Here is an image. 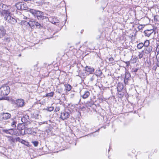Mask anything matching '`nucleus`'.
I'll return each mask as SVG.
<instances>
[{
    "label": "nucleus",
    "instance_id": "9",
    "mask_svg": "<svg viewBox=\"0 0 159 159\" xmlns=\"http://www.w3.org/2000/svg\"><path fill=\"white\" fill-rule=\"evenodd\" d=\"M153 32L154 33V34H155V32L152 29L147 30L144 31L145 36L148 37H149Z\"/></svg>",
    "mask_w": 159,
    "mask_h": 159
},
{
    "label": "nucleus",
    "instance_id": "47",
    "mask_svg": "<svg viewBox=\"0 0 159 159\" xmlns=\"http://www.w3.org/2000/svg\"><path fill=\"white\" fill-rule=\"evenodd\" d=\"M31 0H30V1H31Z\"/></svg>",
    "mask_w": 159,
    "mask_h": 159
},
{
    "label": "nucleus",
    "instance_id": "28",
    "mask_svg": "<svg viewBox=\"0 0 159 159\" xmlns=\"http://www.w3.org/2000/svg\"><path fill=\"white\" fill-rule=\"evenodd\" d=\"M25 129H24L23 130H20V133H19L20 134L24 135L25 134Z\"/></svg>",
    "mask_w": 159,
    "mask_h": 159
},
{
    "label": "nucleus",
    "instance_id": "41",
    "mask_svg": "<svg viewBox=\"0 0 159 159\" xmlns=\"http://www.w3.org/2000/svg\"><path fill=\"white\" fill-rule=\"evenodd\" d=\"M94 80V78L93 77H92L90 78V80L91 81H93V80Z\"/></svg>",
    "mask_w": 159,
    "mask_h": 159
},
{
    "label": "nucleus",
    "instance_id": "43",
    "mask_svg": "<svg viewBox=\"0 0 159 159\" xmlns=\"http://www.w3.org/2000/svg\"><path fill=\"white\" fill-rule=\"evenodd\" d=\"M29 0H24V1H28Z\"/></svg>",
    "mask_w": 159,
    "mask_h": 159
},
{
    "label": "nucleus",
    "instance_id": "11",
    "mask_svg": "<svg viewBox=\"0 0 159 159\" xmlns=\"http://www.w3.org/2000/svg\"><path fill=\"white\" fill-rule=\"evenodd\" d=\"M153 48L151 46L146 47L144 49L145 53L146 54H148L150 53L152 50Z\"/></svg>",
    "mask_w": 159,
    "mask_h": 159
},
{
    "label": "nucleus",
    "instance_id": "21",
    "mask_svg": "<svg viewBox=\"0 0 159 159\" xmlns=\"http://www.w3.org/2000/svg\"><path fill=\"white\" fill-rule=\"evenodd\" d=\"M118 91L120 92L123 89V86L122 84H119L117 87Z\"/></svg>",
    "mask_w": 159,
    "mask_h": 159
},
{
    "label": "nucleus",
    "instance_id": "19",
    "mask_svg": "<svg viewBox=\"0 0 159 159\" xmlns=\"http://www.w3.org/2000/svg\"><path fill=\"white\" fill-rule=\"evenodd\" d=\"M16 7L17 8V10H26L25 9H22L21 4L20 3L16 4Z\"/></svg>",
    "mask_w": 159,
    "mask_h": 159
},
{
    "label": "nucleus",
    "instance_id": "31",
    "mask_svg": "<svg viewBox=\"0 0 159 159\" xmlns=\"http://www.w3.org/2000/svg\"><path fill=\"white\" fill-rule=\"evenodd\" d=\"M32 143L33 144L34 146L35 147L37 146L39 143L37 141H34Z\"/></svg>",
    "mask_w": 159,
    "mask_h": 159
},
{
    "label": "nucleus",
    "instance_id": "7",
    "mask_svg": "<svg viewBox=\"0 0 159 159\" xmlns=\"http://www.w3.org/2000/svg\"><path fill=\"white\" fill-rule=\"evenodd\" d=\"M24 100L21 99H18L16 101V104L18 107H23L24 104Z\"/></svg>",
    "mask_w": 159,
    "mask_h": 159
},
{
    "label": "nucleus",
    "instance_id": "5",
    "mask_svg": "<svg viewBox=\"0 0 159 159\" xmlns=\"http://www.w3.org/2000/svg\"><path fill=\"white\" fill-rule=\"evenodd\" d=\"M70 116L69 113L64 111L61 113L60 118L63 120H64L68 118Z\"/></svg>",
    "mask_w": 159,
    "mask_h": 159
},
{
    "label": "nucleus",
    "instance_id": "36",
    "mask_svg": "<svg viewBox=\"0 0 159 159\" xmlns=\"http://www.w3.org/2000/svg\"><path fill=\"white\" fill-rule=\"evenodd\" d=\"M60 109V107H57L55 108V111L56 112L58 111H59Z\"/></svg>",
    "mask_w": 159,
    "mask_h": 159
},
{
    "label": "nucleus",
    "instance_id": "42",
    "mask_svg": "<svg viewBox=\"0 0 159 159\" xmlns=\"http://www.w3.org/2000/svg\"><path fill=\"white\" fill-rule=\"evenodd\" d=\"M157 66L159 67V63H157Z\"/></svg>",
    "mask_w": 159,
    "mask_h": 159
},
{
    "label": "nucleus",
    "instance_id": "32",
    "mask_svg": "<svg viewBox=\"0 0 159 159\" xmlns=\"http://www.w3.org/2000/svg\"><path fill=\"white\" fill-rule=\"evenodd\" d=\"M96 73L98 74H97L96 75L100 76L102 74V72L100 70H98V72H96Z\"/></svg>",
    "mask_w": 159,
    "mask_h": 159
},
{
    "label": "nucleus",
    "instance_id": "45",
    "mask_svg": "<svg viewBox=\"0 0 159 159\" xmlns=\"http://www.w3.org/2000/svg\"><path fill=\"white\" fill-rule=\"evenodd\" d=\"M30 10H33V9H30Z\"/></svg>",
    "mask_w": 159,
    "mask_h": 159
},
{
    "label": "nucleus",
    "instance_id": "8",
    "mask_svg": "<svg viewBox=\"0 0 159 159\" xmlns=\"http://www.w3.org/2000/svg\"><path fill=\"white\" fill-rule=\"evenodd\" d=\"M11 116V114L8 113H3L0 116V118L4 120L9 119Z\"/></svg>",
    "mask_w": 159,
    "mask_h": 159
},
{
    "label": "nucleus",
    "instance_id": "40",
    "mask_svg": "<svg viewBox=\"0 0 159 159\" xmlns=\"http://www.w3.org/2000/svg\"><path fill=\"white\" fill-rule=\"evenodd\" d=\"M158 16L157 15H156L154 16V20H158Z\"/></svg>",
    "mask_w": 159,
    "mask_h": 159
},
{
    "label": "nucleus",
    "instance_id": "4",
    "mask_svg": "<svg viewBox=\"0 0 159 159\" xmlns=\"http://www.w3.org/2000/svg\"><path fill=\"white\" fill-rule=\"evenodd\" d=\"M5 136L7 138L8 141L13 146L17 142L18 137H14L13 136L7 135H5Z\"/></svg>",
    "mask_w": 159,
    "mask_h": 159
},
{
    "label": "nucleus",
    "instance_id": "10",
    "mask_svg": "<svg viewBox=\"0 0 159 159\" xmlns=\"http://www.w3.org/2000/svg\"><path fill=\"white\" fill-rule=\"evenodd\" d=\"M35 21H30L29 22H27L25 21H22L21 22V24L23 25H29L30 27L34 26V23Z\"/></svg>",
    "mask_w": 159,
    "mask_h": 159
},
{
    "label": "nucleus",
    "instance_id": "15",
    "mask_svg": "<svg viewBox=\"0 0 159 159\" xmlns=\"http://www.w3.org/2000/svg\"><path fill=\"white\" fill-rule=\"evenodd\" d=\"M90 95V93L88 91H85L84 92L83 95L81 96L84 99L87 98Z\"/></svg>",
    "mask_w": 159,
    "mask_h": 159
},
{
    "label": "nucleus",
    "instance_id": "17",
    "mask_svg": "<svg viewBox=\"0 0 159 159\" xmlns=\"http://www.w3.org/2000/svg\"><path fill=\"white\" fill-rule=\"evenodd\" d=\"M60 22V21L58 19H57L56 18L54 17V18L53 19V20L52 23L56 25H59L58 24Z\"/></svg>",
    "mask_w": 159,
    "mask_h": 159
},
{
    "label": "nucleus",
    "instance_id": "24",
    "mask_svg": "<svg viewBox=\"0 0 159 159\" xmlns=\"http://www.w3.org/2000/svg\"><path fill=\"white\" fill-rule=\"evenodd\" d=\"M143 52L144 51H142L139 52L138 57L139 59H141L143 57Z\"/></svg>",
    "mask_w": 159,
    "mask_h": 159
},
{
    "label": "nucleus",
    "instance_id": "39",
    "mask_svg": "<svg viewBox=\"0 0 159 159\" xmlns=\"http://www.w3.org/2000/svg\"><path fill=\"white\" fill-rule=\"evenodd\" d=\"M156 59L157 61H159V53H158L156 57Z\"/></svg>",
    "mask_w": 159,
    "mask_h": 159
},
{
    "label": "nucleus",
    "instance_id": "29",
    "mask_svg": "<svg viewBox=\"0 0 159 159\" xmlns=\"http://www.w3.org/2000/svg\"><path fill=\"white\" fill-rule=\"evenodd\" d=\"M2 131L3 133L9 134L8 129H3Z\"/></svg>",
    "mask_w": 159,
    "mask_h": 159
},
{
    "label": "nucleus",
    "instance_id": "12",
    "mask_svg": "<svg viewBox=\"0 0 159 159\" xmlns=\"http://www.w3.org/2000/svg\"><path fill=\"white\" fill-rule=\"evenodd\" d=\"M6 34V30L3 27H0V38H1Z\"/></svg>",
    "mask_w": 159,
    "mask_h": 159
},
{
    "label": "nucleus",
    "instance_id": "20",
    "mask_svg": "<svg viewBox=\"0 0 159 159\" xmlns=\"http://www.w3.org/2000/svg\"><path fill=\"white\" fill-rule=\"evenodd\" d=\"M17 122L16 121L13 120H11V125L12 127L15 128L16 127Z\"/></svg>",
    "mask_w": 159,
    "mask_h": 159
},
{
    "label": "nucleus",
    "instance_id": "22",
    "mask_svg": "<svg viewBox=\"0 0 159 159\" xmlns=\"http://www.w3.org/2000/svg\"><path fill=\"white\" fill-rule=\"evenodd\" d=\"M144 45L143 43H140L137 45V48L138 49H141L144 46Z\"/></svg>",
    "mask_w": 159,
    "mask_h": 159
},
{
    "label": "nucleus",
    "instance_id": "30",
    "mask_svg": "<svg viewBox=\"0 0 159 159\" xmlns=\"http://www.w3.org/2000/svg\"><path fill=\"white\" fill-rule=\"evenodd\" d=\"M143 25H140L138 27V28L139 30H142L144 27Z\"/></svg>",
    "mask_w": 159,
    "mask_h": 159
},
{
    "label": "nucleus",
    "instance_id": "38",
    "mask_svg": "<svg viewBox=\"0 0 159 159\" xmlns=\"http://www.w3.org/2000/svg\"><path fill=\"white\" fill-rule=\"evenodd\" d=\"M138 70V68H135V69H132V71L133 72H134V73H136L137 72Z\"/></svg>",
    "mask_w": 159,
    "mask_h": 159
},
{
    "label": "nucleus",
    "instance_id": "37",
    "mask_svg": "<svg viewBox=\"0 0 159 159\" xmlns=\"http://www.w3.org/2000/svg\"><path fill=\"white\" fill-rule=\"evenodd\" d=\"M130 76V75L129 74L126 73L125 75V78L128 79Z\"/></svg>",
    "mask_w": 159,
    "mask_h": 159
},
{
    "label": "nucleus",
    "instance_id": "34",
    "mask_svg": "<svg viewBox=\"0 0 159 159\" xmlns=\"http://www.w3.org/2000/svg\"><path fill=\"white\" fill-rule=\"evenodd\" d=\"M34 24V25H36L37 26L40 25V24L39 23L36 21L35 22Z\"/></svg>",
    "mask_w": 159,
    "mask_h": 159
},
{
    "label": "nucleus",
    "instance_id": "16",
    "mask_svg": "<svg viewBox=\"0 0 159 159\" xmlns=\"http://www.w3.org/2000/svg\"><path fill=\"white\" fill-rule=\"evenodd\" d=\"M85 70L88 72L90 73H92L94 71V69L93 68H91L89 66H86V67Z\"/></svg>",
    "mask_w": 159,
    "mask_h": 159
},
{
    "label": "nucleus",
    "instance_id": "18",
    "mask_svg": "<svg viewBox=\"0 0 159 159\" xmlns=\"http://www.w3.org/2000/svg\"><path fill=\"white\" fill-rule=\"evenodd\" d=\"M65 90L67 91H70L71 89V86L69 84H65Z\"/></svg>",
    "mask_w": 159,
    "mask_h": 159
},
{
    "label": "nucleus",
    "instance_id": "33",
    "mask_svg": "<svg viewBox=\"0 0 159 159\" xmlns=\"http://www.w3.org/2000/svg\"><path fill=\"white\" fill-rule=\"evenodd\" d=\"M109 61L111 63H113L114 59L112 57H111L109 59Z\"/></svg>",
    "mask_w": 159,
    "mask_h": 159
},
{
    "label": "nucleus",
    "instance_id": "2",
    "mask_svg": "<svg viewBox=\"0 0 159 159\" xmlns=\"http://www.w3.org/2000/svg\"><path fill=\"white\" fill-rule=\"evenodd\" d=\"M10 91L9 87L6 85L2 86L0 88V100L3 99L4 97L9 93Z\"/></svg>",
    "mask_w": 159,
    "mask_h": 159
},
{
    "label": "nucleus",
    "instance_id": "26",
    "mask_svg": "<svg viewBox=\"0 0 159 159\" xmlns=\"http://www.w3.org/2000/svg\"><path fill=\"white\" fill-rule=\"evenodd\" d=\"M54 95V92H51L50 93H47L46 94L45 97H52Z\"/></svg>",
    "mask_w": 159,
    "mask_h": 159
},
{
    "label": "nucleus",
    "instance_id": "13",
    "mask_svg": "<svg viewBox=\"0 0 159 159\" xmlns=\"http://www.w3.org/2000/svg\"><path fill=\"white\" fill-rule=\"evenodd\" d=\"M17 128L18 129L19 131L25 129V124L22 123L18 124Z\"/></svg>",
    "mask_w": 159,
    "mask_h": 159
},
{
    "label": "nucleus",
    "instance_id": "3",
    "mask_svg": "<svg viewBox=\"0 0 159 159\" xmlns=\"http://www.w3.org/2000/svg\"><path fill=\"white\" fill-rule=\"evenodd\" d=\"M30 12L37 18L40 20L45 19L46 17L44 16V14L40 11H30Z\"/></svg>",
    "mask_w": 159,
    "mask_h": 159
},
{
    "label": "nucleus",
    "instance_id": "27",
    "mask_svg": "<svg viewBox=\"0 0 159 159\" xmlns=\"http://www.w3.org/2000/svg\"><path fill=\"white\" fill-rule=\"evenodd\" d=\"M54 107H48L46 109V110L49 111H52L54 109Z\"/></svg>",
    "mask_w": 159,
    "mask_h": 159
},
{
    "label": "nucleus",
    "instance_id": "6",
    "mask_svg": "<svg viewBox=\"0 0 159 159\" xmlns=\"http://www.w3.org/2000/svg\"><path fill=\"white\" fill-rule=\"evenodd\" d=\"M9 134L11 135H14L16 136H20L19 133L17 130L15 129H8Z\"/></svg>",
    "mask_w": 159,
    "mask_h": 159
},
{
    "label": "nucleus",
    "instance_id": "23",
    "mask_svg": "<svg viewBox=\"0 0 159 159\" xmlns=\"http://www.w3.org/2000/svg\"><path fill=\"white\" fill-rule=\"evenodd\" d=\"M149 43V41L148 40H146L143 43L144 46L146 47H148Z\"/></svg>",
    "mask_w": 159,
    "mask_h": 159
},
{
    "label": "nucleus",
    "instance_id": "1",
    "mask_svg": "<svg viewBox=\"0 0 159 159\" xmlns=\"http://www.w3.org/2000/svg\"><path fill=\"white\" fill-rule=\"evenodd\" d=\"M1 13V15L4 16V18L6 20L8 23L13 24L17 22L16 20L10 15L9 11H2Z\"/></svg>",
    "mask_w": 159,
    "mask_h": 159
},
{
    "label": "nucleus",
    "instance_id": "35",
    "mask_svg": "<svg viewBox=\"0 0 159 159\" xmlns=\"http://www.w3.org/2000/svg\"><path fill=\"white\" fill-rule=\"evenodd\" d=\"M57 91L59 93H61L62 92V89H57Z\"/></svg>",
    "mask_w": 159,
    "mask_h": 159
},
{
    "label": "nucleus",
    "instance_id": "46",
    "mask_svg": "<svg viewBox=\"0 0 159 159\" xmlns=\"http://www.w3.org/2000/svg\"><path fill=\"white\" fill-rule=\"evenodd\" d=\"M128 63V62H126V63Z\"/></svg>",
    "mask_w": 159,
    "mask_h": 159
},
{
    "label": "nucleus",
    "instance_id": "14",
    "mask_svg": "<svg viewBox=\"0 0 159 159\" xmlns=\"http://www.w3.org/2000/svg\"><path fill=\"white\" fill-rule=\"evenodd\" d=\"M29 116L27 115H25L21 118V120L23 123H26L29 121Z\"/></svg>",
    "mask_w": 159,
    "mask_h": 159
},
{
    "label": "nucleus",
    "instance_id": "25",
    "mask_svg": "<svg viewBox=\"0 0 159 159\" xmlns=\"http://www.w3.org/2000/svg\"><path fill=\"white\" fill-rule=\"evenodd\" d=\"M17 142H19L22 144H25L26 142L25 140L20 139L19 137H18Z\"/></svg>",
    "mask_w": 159,
    "mask_h": 159
},
{
    "label": "nucleus",
    "instance_id": "44",
    "mask_svg": "<svg viewBox=\"0 0 159 159\" xmlns=\"http://www.w3.org/2000/svg\"><path fill=\"white\" fill-rule=\"evenodd\" d=\"M21 56V54H19V57Z\"/></svg>",
    "mask_w": 159,
    "mask_h": 159
}]
</instances>
